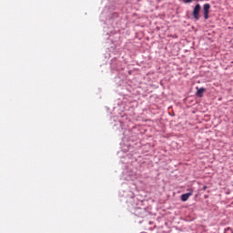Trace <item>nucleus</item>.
I'll use <instances>...</instances> for the list:
<instances>
[{
  "label": "nucleus",
  "mask_w": 233,
  "mask_h": 233,
  "mask_svg": "<svg viewBox=\"0 0 233 233\" xmlns=\"http://www.w3.org/2000/svg\"><path fill=\"white\" fill-rule=\"evenodd\" d=\"M199 12H201V5L199 4H197L193 10V17L197 21L199 19Z\"/></svg>",
  "instance_id": "obj_1"
},
{
  "label": "nucleus",
  "mask_w": 233,
  "mask_h": 233,
  "mask_svg": "<svg viewBox=\"0 0 233 233\" xmlns=\"http://www.w3.org/2000/svg\"><path fill=\"white\" fill-rule=\"evenodd\" d=\"M188 193L186 194H182L180 197L181 201H188V198H190V196H193L194 194V189L189 188L187 189Z\"/></svg>",
  "instance_id": "obj_2"
},
{
  "label": "nucleus",
  "mask_w": 233,
  "mask_h": 233,
  "mask_svg": "<svg viewBox=\"0 0 233 233\" xmlns=\"http://www.w3.org/2000/svg\"><path fill=\"white\" fill-rule=\"evenodd\" d=\"M204 19H208V14L210 13V4H205L203 5Z\"/></svg>",
  "instance_id": "obj_3"
},
{
  "label": "nucleus",
  "mask_w": 233,
  "mask_h": 233,
  "mask_svg": "<svg viewBox=\"0 0 233 233\" xmlns=\"http://www.w3.org/2000/svg\"><path fill=\"white\" fill-rule=\"evenodd\" d=\"M205 92H207V89L205 87H197V96L198 97H203V94H205Z\"/></svg>",
  "instance_id": "obj_4"
},
{
  "label": "nucleus",
  "mask_w": 233,
  "mask_h": 233,
  "mask_svg": "<svg viewBox=\"0 0 233 233\" xmlns=\"http://www.w3.org/2000/svg\"><path fill=\"white\" fill-rule=\"evenodd\" d=\"M185 3H192V0H185Z\"/></svg>",
  "instance_id": "obj_5"
},
{
  "label": "nucleus",
  "mask_w": 233,
  "mask_h": 233,
  "mask_svg": "<svg viewBox=\"0 0 233 233\" xmlns=\"http://www.w3.org/2000/svg\"><path fill=\"white\" fill-rule=\"evenodd\" d=\"M207 188H208L207 186H204V187H203V190H206Z\"/></svg>",
  "instance_id": "obj_6"
}]
</instances>
